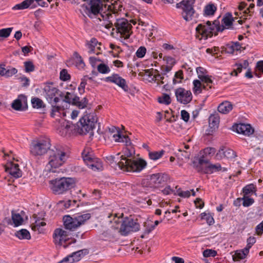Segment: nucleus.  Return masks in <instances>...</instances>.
Here are the masks:
<instances>
[{
    "instance_id": "1",
    "label": "nucleus",
    "mask_w": 263,
    "mask_h": 263,
    "mask_svg": "<svg viewBox=\"0 0 263 263\" xmlns=\"http://www.w3.org/2000/svg\"><path fill=\"white\" fill-rule=\"evenodd\" d=\"M124 154V155L119 156L120 161L118 162V166L121 170L126 172H140L146 166L147 162L143 159L132 160L128 158L135 154L133 147H126Z\"/></svg>"
},
{
    "instance_id": "2",
    "label": "nucleus",
    "mask_w": 263,
    "mask_h": 263,
    "mask_svg": "<svg viewBox=\"0 0 263 263\" xmlns=\"http://www.w3.org/2000/svg\"><path fill=\"white\" fill-rule=\"evenodd\" d=\"M97 122V118L95 114H90L87 117L84 116L81 118L76 124L67 122L65 125V128L69 129L73 127L80 135H86L90 133V136H93L92 132L95 127V124Z\"/></svg>"
},
{
    "instance_id": "3",
    "label": "nucleus",
    "mask_w": 263,
    "mask_h": 263,
    "mask_svg": "<svg viewBox=\"0 0 263 263\" xmlns=\"http://www.w3.org/2000/svg\"><path fill=\"white\" fill-rule=\"evenodd\" d=\"M140 224L132 218L128 217L124 219H118L112 224L111 228L118 230V232L123 236L127 235L130 232H137L140 230Z\"/></svg>"
},
{
    "instance_id": "4",
    "label": "nucleus",
    "mask_w": 263,
    "mask_h": 263,
    "mask_svg": "<svg viewBox=\"0 0 263 263\" xmlns=\"http://www.w3.org/2000/svg\"><path fill=\"white\" fill-rule=\"evenodd\" d=\"M50 187L55 195L63 194L74 187L75 179L71 177L57 178L49 181Z\"/></svg>"
},
{
    "instance_id": "5",
    "label": "nucleus",
    "mask_w": 263,
    "mask_h": 263,
    "mask_svg": "<svg viewBox=\"0 0 263 263\" xmlns=\"http://www.w3.org/2000/svg\"><path fill=\"white\" fill-rule=\"evenodd\" d=\"M91 218L90 213H78L71 217L69 215H65L63 217L64 226L66 230L74 231L77 228L84 224L85 222Z\"/></svg>"
},
{
    "instance_id": "6",
    "label": "nucleus",
    "mask_w": 263,
    "mask_h": 263,
    "mask_svg": "<svg viewBox=\"0 0 263 263\" xmlns=\"http://www.w3.org/2000/svg\"><path fill=\"white\" fill-rule=\"evenodd\" d=\"M48 155V164L53 168L61 166L67 159L66 153L62 149V147L60 145L55 146L53 148H50Z\"/></svg>"
},
{
    "instance_id": "7",
    "label": "nucleus",
    "mask_w": 263,
    "mask_h": 263,
    "mask_svg": "<svg viewBox=\"0 0 263 263\" xmlns=\"http://www.w3.org/2000/svg\"><path fill=\"white\" fill-rule=\"evenodd\" d=\"M83 1L84 3L82 5V7L85 9V12L89 18H92L100 14L104 19V16L102 13L103 3L101 0Z\"/></svg>"
},
{
    "instance_id": "8",
    "label": "nucleus",
    "mask_w": 263,
    "mask_h": 263,
    "mask_svg": "<svg viewBox=\"0 0 263 263\" xmlns=\"http://www.w3.org/2000/svg\"><path fill=\"white\" fill-rule=\"evenodd\" d=\"M195 2V0H182L176 5L177 8L182 10L181 15L186 22L192 21L194 17L196 12L194 8Z\"/></svg>"
},
{
    "instance_id": "9",
    "label": "nucleus",
    "mask_w": 263,
    "mask_h": 263,
    "mask_svg": "<svg viewBox=\"0 0 263 263\" xmlns=\"http://www.w3.org/2000/svg\"><path fill=\"white\" fill-rule=\"evenodd\" d=\"M196 31L201 35L204 40L211 37L213 35H217L219 32H217V26L212 22L208 21L205 23L199 24L196 28Z\"/></svg>"
},
{
    "instance_id": "10",
    "label": "nucleus",
    "mask_w": 263,
    "mask_h": 263,
    "mask_svg": "<svg viewBox=\"0 0 263 263\" xmlns=\"http://www.w3.org/2000/svg\"><path fill=\"white\" fill-rule=\"evenodd\" d=\"M220 17L221 16L219 15L213 21V24L217 26V32H222L225 29H234L232 26L234 22V18L232 13L228 12L225 13L220 21Z\"/></svg>"
},
{
    "instance_id": "11",
    "label": "nucleus",
    "mask_w": 263,
    "mask_h": 263,
    "mask_svg": "<svg viewBox=\"0 0 263 263\" xmlns=\"http://www.w3.org/2000/svg\"><path fill=\"white\" fill-rule=\"evenodd\" d=\"M50 143L48 139L33 141L30 145V153L33 156H41L49 150Z\"/></svg>"
},
{
    "instance_id": "12",
    "label": "nucleus",
    "mask_w": 263,
    "mask_h": 263,
    "mask_svg": "<svg viewBox=\"0 0 263 263\" xmlns=\"http://www.w3.org/2000/svg\"><path fill=\"white\" fill-rule=\"evenodd\" d=\"M68 232L61 228L56 229L53 234L54 242L55 245L59 246L63 245L64 248H66L70 245L76 242V239H72L70 241V238L68 237Z\"/></svg>"
},
{
    "instance_id": "13",
    "label": "nucleus",
    "mask_w": 263,
    "mask_h": 263,
    "mask_svg": "<svg viewBox=\"0 0 263 263\" xmlns=\"http://www.w3.org/2000/svg\"><path fill=\"white\" fill-rule=\"evenodd\" d=\"M115 26L117 33H120L125 40L129 39L133 33L132 25L125 18L117 19Z\"/></svg>"
},
{
    "instance_id": "14",
    "label": "nucleus",
    "mask_w": 263,
    "mask_h": 263,
    "mask_svg": "<svg viewBox=\"0 0 263 263\" xmlns=\"http://www.w3.org/2000/svg\"><path fill=\"white\" fill-rule=\"evenodd\" d=\"M53 84L52 82L45 83L44 91L45 92V97L49 103H58L60 100L59 97L56 96L60 90L57 87H54Z\"/></svg>"
},
{
    "instance_id": "15",
    "label": "nucleus",
    "mask_w": 263,
    "mask_h": 263,
    "mask_svg": "<svg viewBox=\"0 0 263 263\" xmlns=\"http://www.w3.org/2000/svg\"><path fill=\"white\" fill-rule=\"evenodd\" d=\"M169 179V176L165 173H157L147 176L146 178L142 181L145 183V181H147L146 185L151 187L152 185L161 184L166 182Z\"/></svg>"
},
{
    "instance_id": "16",
    "label": "nucleus",
    "mask_w": 263,
    "mask_h": 263,
    "mask_svg": "<svg viewBox=\"0 0 263 263\" xmlns=\"http://www.w3.org/2000/svg\"><path fill=\"white\" fill-rule=\"evenodd\" d=\"M47 7L48 4L43 0H25L20 4L15 5L13 10H23L27 8L34 9L37 6Z\"/></svg>"
},
{
    "instance_id": "17",
    "label": "nucleus",
    "mask_w": 263,
    "mask_h": 263,
    "mask_svg": "<svg viewBox=\"0 0 263 263\" xmlns=\"http://www.w3.org/2000/svg\"><path fill=\"white\" fill-rule=\"evenodd\" d=\"M177 101L181 104L186 105L191 102L193 98L190 90H186L184 88L179 87L175 91Z\"/></svg>"
},
{
    "instance_id": "18",
    "label": "nucleus",
    "mask_w": 263,
    "mask_h": 263,
    "mask_svg": "<svg viewBox=\"0 0 263 263\" xmlns=\"http://www.w3.org/2000/svg\"><path fill=\"white\" fill-rule=\"evenodd\" d=\"M103 80L106 82L115 83L126 92L128 90V86L126 84V80L118 74L113 73L111 76L106 77Z\"/></svg>"
},
{
    "instance_id": "19",
    "label": "nucleus",
    "mask_w": 263,
    "mask_h": 263,
    "mask_svg": "<svg viewBox=\"0 0 263 263\" xmlns=\"http://www.w3.org/2000/svg\"><path fill=\"white\" fill-rule=\"evenodd\" d=\"M11 107L17 111H25L28 109L27 97L24 94L19 95L11 104Z\"/></svg>"
},
{
    "instance_id": "20",
    "label": "nucleus",
    "mask_w": 263,
    "mask_h": 263,
    "mask_svg": "<svg viewBox=\"0 0 263 263\" xmlns=\"http://www.w3.org/2000/svg\"><path fill=\"white\" fill-rule=\"evenodd\" d=\"M236 157L237 155L235 151L224 146H221L216 155L217 160H221L225 158L228 160H233Z\"/></svg>"
},
{
    "instance_id": "21",
    "label": "nucleus",
    "mask_w": 263,
    "mask_h": 263,
    "mask_svg": "<svg viewBox=\"0 0 263 263\" xmlns=\"http://www.w3.org/2000/svg\"><path fill=\"white\" fill-rule=\"evenodd\" d=\"M233 130L238 134L250 136L254 133V128L249 124H235L232 126Z\"/></svg>"
},
{
    "instance_id": "22",
    "label": "nucleus",
    "mask_w": 263,
    "mask_h": 263,
    "mask_svg": "<svg viewBox=\"0 0 263 263\" xmlns=\"http://www.w3.org/2000/svg\"><path fill=\"white\" fill-rule=\"evenodd\" d=\"M5 171L15 178H18L22 176V171L19 168L18 164L9 162L5 166Z\"/></svg>"
},
{
    "instance_id": "23",
    "label": "nucleus",
    "mask_w": 263,
    "mask_h": 263,
    "mask_svg": "<svg viewBox=\"0 0 263 263\" xmlns=\"http://www.w3.org/2000/svg\"><path fill=\"white\" fill-rule=\"evenodd\" d=\"M221 169V165L219 163L213 164L210 162L208 165H205L204 171L202 174H212L220 172Z\"/></svg>"
},
{
    "instance_id": "24",
    "label": "nucleus",
    "mask_w": 263,
    "mask_h": 263,
    "mask_svg": "<svg viewBox=\"0 0 263 263\" xmlns=\"http://www.w3.org/2000/svg\"><path fill=\"white\" fill-rule=\"evenodd\" d=\"M210 162L209 159H204V155H202L198 159V163L195 161L193 162V166L198 173L202 174L204 171L205 165H208Z\"/></svg>"
},
{
    "instance_id": "25",
    "label": "nucleus",
    "mask_w": 263,
    "mask_h": 263,
    "mask_svg": "<svg viewBox=\"0 0 263 263\" xmlns=\"http://www.w3.org/2000/svg\"><path fill=\"white\" fill-rule=\"evenodd\" d=\"M216 11V6L214 3L211 2L204 6L203 10V15L205 17L213 16Z\"/></svg>"
},
{
    "instance_id": "26",
    "label": "nucleus",
    "mask_w": 263,
    "mask_h": 263,
    "mask_svg": "<svg viewBox=\"0 0 263 263\" xmlns=\"http://www.w3.org/2000/svg\"><path fill=\"white\" fill-rule=\"evenodd\" d=\"M88 166L95 171H102L103 168L102 161L100 159L96 157L90 163H89Z\"/></svg>"
},
{
    "instance_id": "27",
    "label": "nucleus",
    "mask_w": 263,
    "mask_h": 263,
    "mask_svg": "<svg viewBox=\"0 0 263 263\" xmlns=\"http://www.w3.org/2000/svg\"><path fill=\"white\" fill-rule=\"evenodd\" d=\"M233 108L232 104L228 101L223 102L218 106V110L223 114L229 113Z\"/></svg>"
},
{
    "instance_id": "28",
    "label": "nucleus",
    "mask_w": 263,
    "mask_h": 263,
    "mask_svg": "<svg viewBox=\"0 0 263 263\" xmlns=\"http://www.w3.org/2000/svg\"><path fill=\"white\" fill-rule=\"evenodd\" d=\"M15 236L20 239L29 240L31 239L30 232L25 229L16 231L15 233Z\"/></svg>"
},
{
    "instance_id": "29",
    "label": "nucleus",
    "mask_w": 263,
    "mask_h": 263,
    "mask_svg": "<svg viewBox=\"0 0 263 263\" xmlns=\"http://www.w3.org/2000/svg\"><path fill=\"white\" fill-rule=\"evenodd\" d=\"M31 103L33 108H44L46 107V105L42 100L37 97L32 98L31 100Z\"/></svg>"
},
{
    "instance_id": "30",
    "label": "nucleus",
    "mask_w": 263,
    "mask_h": 263,
    "mask_svg": "<svg viewBox=\"0 0 263 263\" xmlns=\"http://www.w3.org/2000/svg\"><path fill=\"white\" fill-rule=\"evenodd\" d=\"M209 122L211 128L215 129L218 128L219 123V117L218 115H211L209 118Z\"/></svg>"
},
{
    "instance_id": "31",
    "label": "nucleus",
    "mask_w": 263,
    "mask_h": 263,
    "mask_svg": "<svg viewBox=\"0 0 263 263\" xmlns=\"http://www.w3.org/2000/svg\"><path fill=\"white\" fill-rule=\"evenodd\" d=\"M11 214V219L14 226H21L23 222V218L21 215L19 213H15L13 211H12Z\"/></svg>"
},
{
    "instance_id": "32",
    "label": "nucleus",
    "mask_w": 263,
    "mask_h": 263,
    "mask_svg": "<svg viewBox=\"0 0 263 263\" xmlns=\"http://www.w3.org/2000/svg\"><path fill=\"white\" fill-rule=\"evenodd\" d=\"M257 191V187L256 185L253 183L249 184L242 189V192L244 196H249L250 194H252L253 192H256Z\"/></svg>"
},
{
    "instance_id": "33",
    "label": "nucleus",
    "mask_w": 263,
    "mask_h": 263,
    "mask_svg": "<svg viewBox=\"0 0 263 263\" xmlns=\"http://www.w3.org/2000/svg\"><path fill=\"white\" fill-rule=\"evenodd\" d=\"M51 106V109L50 112V116L52 118H54L56 113H59V116L61 115V111L65 109L64 106L57 105V103H50Z\"/></svg>"
},
{
    "instance_id": "34",
    "label": "nucleus",
    "mask_w": 263,
    "mask_h": 263,
    "mask_svg": "<svg viewBox=\"0 0 263 263\" xmlns=\"http://www.w3.org/2000/svg\"><path fill=\"white\" fill-rule=\"evenodd\" d=\"M98 43L97 39L95 37L91 39L89 42L87 41L86 46L89 49V53L92 54L95 53V47Z\"/></svg>"
},
{
    "instance_id": "35",
    "label": "nucleus",
    "mask_w": 263,
    "mask_h": 263,
    "mask_svg": "<svg viewBox=\"0 0 263 263\" xmlns=\"http://www.w3.org/2000/svg\"><path fill=\"white\" fill-rule=\"evenodd\" d=\"M247 256V254L242 249L236 251L235 254L232 256V258L234 261H236L245 259Z\"/></svg>"
},
{
    "instance_id": "36",
    "label": "nucleus",
    "mask_w": 263,
    "mask_h": 263,
    "mask_svg": "<svg viewBox=\"0 0 263 263\" xmlns=\"http://www.w3.org/2000/svg\"><path fill=\"white\" fill-rule=\"evenodd\" d=\"M165 151L164 150H161L160 151H154V152H149L148 156L149 158L153 160H157L164 155Z\"/></svg>"
},
{
    "instance_id": "37",
    "label": "nucleus",
    "mask_w": 263,
    "mask_h": 263,
    "mask_svg": "<svg viewBox=\"0 0 263 263\" xmlns=\"http://www.w3.org/2000/svg\"><path fill=\"white\" fill-rule=\"evenodd\" d=\"M158 102L160 104L168 105L171 103V99L168 94L163 93L162 96L158 98Z\"/></svg>"
},
{
    "instance_id": "38",
    "label": "nucleus",
    "mask_w": 263,
    "mask_h": 263,
    "mask_svg": "<svg viewBox=\"0 0 263 263\" xmlns=\"http://www.w3.org/2000/svg\"><path fill=\"white\" fill-rule=\"evenodd\" d=\"M183 72L182 70H179L176 72L174 78L173 79V83L175 85L177 83H181L183 79Z\"/></svg>"
},
{
    "instance_id": "39",
    "label": "nucleus",
    "mask_w": 263,
    "mask_h": 263,
    "mask_svg": "<svg viewBox=\"0 0 263 263\" xmlns=\"http://www.w3.org/2000/svg\"><path fill=\"white\" fill-rule=\"evenodd\" d=\"M200 218L201 219L205 220L209 226H211L214 223V219L213 216L210 213H206L205 212L202 213L200 215Z\"/></svg>"
},
{
    "instance_id": "40",
    "label": "nucleus",
    "mask_w": 263,
    "mask_h": 263,
    "mask_svg": "<svg viewBox=\"0 0 263 263\" xmlns=\"http://www.w3.org/2000/svg\"><path fill=\"white\" fill-rule=\"evenodd\" d=\"M25 71L27 73L33 72L35 70V66L31 61H27L24 62Z\"/></svg>"
},
{
    "instance_id": "41",
    "label": "nucleus",
    "mask_w": 263,
    "mask_h": 263,
    "mask_svg": "<svg viewBox=\"0 0 263 263\" xmlns=\"http://www.w3.org/2000/svg\"><path fill=\"white\" fill-rule=\"evenodd\" d=\"M240 200H242V205L245 207H249L253 204L254 199L249 196H244L242 198L240 199Z\"/></svg>"
},
{
    "instance_id": "42",
    "label": "nucleus",
    "mask_w": 263,
    "mask_h": 263,
    "mask_svg": "<svg viewBox=\"0 0 263 263\" xmlns=\"http://www.w3.org/2000/svg\"><path fill=\"white\" fill-rule=\"evenodd\" d=\"M127 136V135L122 134L120 131H117V133L112 135V137L114 138L115 142L123 143L124 142V140L126 139Z\"/></svg>"
},
{
    "instance_id": "43",
    "label": "nucleus",
    "mask_w": 263,
    "mask_h": 263,
    "mask_svg": "<svg viewBox=\"0 0 263 263\" xmlns=\"http://www.w3.org/2000/svg\"><path fill=\"white\" fill-rule=\"evenodd\" d=\"M45 215V212L41 213V216H38L35 217V225L37 228H40L42 227H44L46 226V223L44 221H41L42 220H44V218L42 217L44 216Z\"/></svg>"
},
{
    "instance_id": "44",
    "label": "nucleus",
    "mask_w": 263,
    "mask_h": 263,
    "mask_svg": "<svg viewBox=\"0 0 263 263\" xmlns=\"http://www.w3.org/2000/svg\"><path fill=\"white\" fill-rule=\"evenodd\" d=\"M86 78H87L90 80L92 79L91 77H88L87 76H84V78L81 79V82L78 87V90L80 95H82L85 92V86L87 84V81L85 79Z\"/></svg>"
},
{
    "instance_id": "45",
    "label": "nucleus",
    "mask_w": 263,
    "mask_h": 263,
    "mask_svg": "<svg viewBox=\"0 0 263 263\" xmlns=\"http://www.w3.org/2000/svg\"><path fill=\"white\" fill-rule=\"evenodd\" d=\"M12 30L13 27L0 29V38H7L9 36Z\"/></svg>"
},
{
    "instance_id": "46",
    "label": "nucleus",
    "mask_w": 263,
    "mask_h": 263,
    "mask_svg": "<svg viewBox=\"0 0 263 263\" xmlns=\"http://www.w3.org/2000/svg\"><path fill=\"white\" fill-rule=\"evenodd\" d=\"M97 69L98 71L102 74L108 73L110 71L109 67L104 63L98 65Z\"/></svg>"
},
{
    "instance_id": "47",
    "label": "nucleus",
    "mask_w": 263,
    "mask_h": 263,
    "mask_svg": "<svg viewBox=\"0 0 263 263\" xmlns=\"http://www.w3.org/2000/svg\"><path fill=\"white\" fill-rule=\"evenodd\" d=\"M193 85L194 87L193 90L194 93H200L202 91V89L201 88V82L199 80H194L193 81Z\"/></svg>"
},
{
    "instance_id": "48",
    "label": "nucleus",
    "mask_w": 263,
    "mask_h": 263,
    "mask_svg": "<svg viewBox=\"0 0 263 263\" xmlns=\"http://www.w3.org/2000/svg\"><path fill=\"white\" fill-rule=\"evenodd\" d=\"M71 78L70 75L68 73L66 69H63L60 73V79L63 81H67L70 80Z\"/></svg>"
},
{
    "instance_id": "49",
    "label": "nucleus",
    "mask_w": 263,
    "mask_h": 263,
    "mask_svg": "<svg viewBox=\"0 0 263 263\" xmlns=\"http://www.w3.org/2000/svg\"><path fill=\"white\" fill-rule=\"evenodd\" d=\"M17 72V69L15 68L12 67L11 66H8L6 68V71H5L6 78H9L15 74Z\"/></svg>"
},
{
    "instance_id": "50",
    "label": "nucleus",
    "mask_w": 263,
    "mask_h": 263,
    "mask_svg": "<svg viewBox=\"0 0 263 263\" xmlns=\"http://www.w3.org/2000/svg\"><path fill=\"white\" fill-rule=\"evenodd\" d=\"M217 255V251L212 249H206L203 252V256L204 257H215Z\"/></svg>"
},
{
    "instance_id": "51",
    "label": "nucleus",
    "mask_w": 263,
    "mask_h": 263,
    "mask_svg": "<svg viewBox=\"0 0 263 263\" xmlns=\"http://www.w3.org/2000/svg\"><path fill=\"white\" fill-rule=\"evenodd\" d=\"M146 52V48L144 46H140L136 52V55L138 58H143Z\"/></svg>"
},
{
    "instance_id": "52",
    "label": "nucleus",
    "mask_w": 263,
    "mask_h": 263,
    "mask_svg": "<svg viewBox=\"0 0 263 263\" xmlns=\"http://www.w3.org/2000/svg\"><path fill=\"white\" fill-rule=\"evenodd\" d=\"M120 153H119L117 154V156H109L106 157V159L107 161H108L110 163H112L114 162L116 163V164L118 166V162L120 161Z\"/></svg>"
},
{
    "instance_id": "53",
    "label": "nucleus",
    "mask_w": 263,
    "mask_h": 263,
    "mask_svg": "<svg viewBox=\"0 0 263 263\" xmlns=\"http://www.w3.org/2000/svg\"><path fill=\"white\" fill-rule=\"evenodd\" d=\"M71 254L72 255V261L70 263L78 262L83 258L78 251L73 252Z\"/></svg>"
},
{
    "instance_id": "54",
    "label": "nucleus",
    "mask_w": 263,
    "mask_h": 263,
    "mask_svg": "<svg viewBox=\"0 0 263 263\" xmlns=\"http://www.w3.org/2000/svg\"><path fill=\"white\" fill-rule=\"evenodd\" d=\"M199 79L201 81L206 83L207 85L209 86L210 88H211L212 86L211 85L213 83V81L212 80V76H209L207 75L204 77H200V78H199Z\"/></svg>"
},
{
    "instance_id": "55",
    "label": "nucleus",
    "mask_w": 263,
    "mask_h": 263,
    "mask_svg": "<svg viewBox=\"0 0 263 263\" xmlns=\"http://www.w3.org/2000/svg\"><path fill=\"white\" fill-rule=\"evenodd\" d=\"M196 72L198 74V78L204 77L206 75L205 74L207 73V71L203 67H198L196 68Z\"/></svg>"
},
{
    "instance_id": "56",
    "label": "nucleus",
    "mask_w": 263,
    "mask_h": 263,
    "mask_svg": "<svg viewBox=\"0 0 263 263\" xmlns=\"http://www.w3.org/2000/svg\"><path fill=\"white\" fill-rule=\"evenodd\" d=\"M216 152L215 148L208 147L203 149L204 155L205 156L214 155Z\"/></svg>"
},
{
    "instance_id": "57",
    "label": "nucleus",
    "mask_w": 263,
    "mask_h": 263,
    "mask_svg": "<svg viewBox=\"0 0 263 263\" xmlns=\"http://www.w3.org/2000/svg\"><path fill=\"white\" fill-rule=\"evenodd\" d=\"M163 60L166 61L167 64L170 65L172 68L176 64L175 59L171 57H164Z\"/></svg>"
},
{
    "instance_id": "58",
    "label": "nucleus",
    "mask_w": 263,
    "mask_h": 263,
    "mask_svg": "<svg viewBox=\"0 0 263 263\" xmlns=\"http://www.w3.org/2000/svg\"><path fill=\"white\" fill-rule=\"evenodd\" d=\"M74 96L73 93H71L69 92H66V95L64 98L63 99L62 101L69 104H70L71 98Z\"/></svg>"
},
{
    "instance_id": "59",
    "label": "nucleus",
    "mask_w": 263,
    "mask_h": 263,
    "mask_svg": "<svg viewBox=\"0 0 263 263\" xmlns=\"http://www.w3.org/2000/svg\"><path fill=\"white\" fill-rule=\"evenodd\" d=\"M234 66L236 67L237 68L233 70L231 72V74L237 76L238 74L242 71L243 68L240 64L236 63Z\"/></svg>"
},
{
    "instance_id": "60",
    "label": "nucleus",
    "mask_w": 263,
    "mask_h": 263,
    "mask_svg": "<svg viewBox=\"0 0 263 263\" xmlns=\"http://www.w3.org/2000/svg\"><path fill=\"white\" fill-rule=\"evenodd\" d=\"M181 119L184 121L187 122L190 119V114L185 110H182L181 111Z\"/></svg>"
},
{
    "instance_id": "61",
    "label": "nucleus",
    "mask_w": 263,
    "mask_h": 263,
    "mask_svg": "<svg viewBox=\"0 0 263 263\" xmlns=\"http://www.w3.org/2000/svg\"><path fill=\"white\" fill-rule=\"evenodd\" d=\"M178 195L181 197L189 198L191 196V193L189 191H182L180 189L177 191Z\"/></svg>"
},
{
    "instance_id": "62",
    "label": "nucleus",
    "mask_w": 263,
    "mask_h": 263,
    "mask_svg": "<svg viewBox=\"0 0 263 263\" xmlns=\"http://www.w3.org/2000/svg\"><path fill=\"white\" fill-rule=\"evenodd\" d=\"M88 102V100L86 97H84L81 101L80 100L79 104H78V108L83 109L86 107Z\"/></svg>"
},
{
    "instance_id": "63",
    "label": "nucleus",
    "mask_w": 263,
    "mask_h": 263,
    "mask_svg": "<svg viewBox=\"0 0 263 263\" xmlns=\"http://www.w3.org/2000/svg\"><path fill=\"white\" fill-rule=\"evenodd\" d=\"M21 82H23L22 86L24 87H27L29 85L30 80L27 77L23 76L18 78Z\"/></svg>"
},
{
    "instance_id": "64",
    "label": "nucleus",
    "mask_w": 263,
    "mask_h": 263,
    "mask_svg": "<svg viewBox=\"0 0 263 263\" xmlns=\"http://www.w3.org/2000/svg\"><path fill=\"white\" fill-rule=\"evenodd\" d=\"M83 160L86 164V165L88 166L89 164V163H90L93 159L95 158V157L92 156L90 155H89L88 154H86L85 156H83Z\"/></svg>"
}]
</instances>
